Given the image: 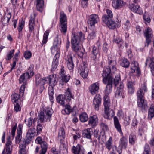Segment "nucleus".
Wrapping results in <instances>:
<instances>
[{
	"mask_svg": "<svg viewBox=\"0 0 154 154\" xmlns=\"http://www.w3.org/2000/svg\"><path fill=\"white\" fill-rule=\"evenodd\" d=\"M101 97L100 94H96L93 100V105L96 110L98 111L99 107L101 105Z\"/></svg>",
	"mask_w": 154,
	"mask_h": 154,
	"instance_id": "6",
	"label": "nucleus"
},
{
	"mask_svg": "<svg viewBox=\"0 0 154 154\" xmlns=\"http://www.w3.org/2000/svg\"><path fill=\"white\" fill-rule=\"evenodd\" d=\"M67 23V17L63 11H61L60 13V23Z\"/></svg>",
	"mask_w": 154,
	"mask_h": 154,
	"instance_id": "38",
	"label": "nucleus"
},
{
	"mask_svg": "<svg viewBox=\"0 0 154 154\" xmlns=\"http://www.w3.org/2000/svg\"><path fill=\"white\" fill-rule=\"evenodd\" d=\"M14 51V49H13L7 54V58H6V60H9L13 57Z\"/></svg>",
	"mask_w": 154,
	"mask_h": 154,
	"instance_id": "55",
	"label": "nucleus"
},
{
	"mask_svg": "<svg viewBox=\"0 0 154 154\" xmlns=\"http://www.w3.org/2000/svg\"><path fill=\"white\" fill-rule=\"evenodd\" d=\"M24 23L25 21L23 20H21V21L19 23V26L17 28V29L19 32L22 31Z\"/></svg>",
	"mask_w": 154,
	"mask_h": 154,
	"instance_id": "61",
	"label": "nucleus"
},
{
	"mask_svg": "<svg viewBox=\"0 0 154 154\" xmlns=\"http://www.w3.org/2000/svg\"><path fill=\"white\" fill-rule=\"evenodd\" d=\"M104 117L106 119H111L114 115V112L112 110L109 109H104Z\"/></svg>",
	"mask_w": 154,
	"mask_h": 154,
	"instance_id": "22",
	"label": "nucleus"
},
{
	"mask_svg": "<svg viewBox=\"0 0 154 154\" xmlns=\"http://www.w3.org/2000/svg\"><path fill=\"white\" fill-rule=\"evenodd\" d=\"M36 16V14L34 13L31 15L30 18L29 20V28L30 31L32 32L34 29L35 25L34 20Z\"/></svg>",
	"mask_w": 154,
	"mask_h": 154,
	"instance_id": "24",
	"label": "nucleus"
},
{
	"mask_svg": "<svg viewBox=\"0 0 154 154\" xmlns=\"http://www.w3.org/2000/svg\"><path fill=\"white\" fill-rule=\"evenodd\" d=\"M60 78V84L63 85L68 82L70 79V76L69 75L67 74Z\"/></svg>",
	"mask_w": 154,
	"mask_h": 154,
	"instance_id": "32",
	"label": "nucleus"
},
{
	"mask_svg": "<svg viewBox=\"0 0 154 154\" xmlns=\"http://www.w3.org/2000/svg\"><path fill=\"white\" fill-rule=\"evenodd\" d=\"M79 119L81 122H84L88 120V116L85 113H82L80 115Z\"/></svg>",
	"mask_w": 154,
	"mask_h": 154,
	"instance_id": "48",
	"label": "nucleus"
},
{
	"mask_svg": "<svg viewBox=\"0 0 154 154\" xmlns=\"http://www.w3.org/2000/svg\"><path fill=\"white\" fill-rule=\"evenodd\" d=\"M32 56V53L29 51H26L25 52L24 56L25 58L27 60L29 59Z\"/></svg>",
	"mask_w": 154,
	"mask_h": 154,
	"instance_id": "64",
	"label": "nucleus"
},
{
	"mask_svg": "<svg viewBox=\"0 0 154 154\" xmlns=\"http://www.w3.org/2000/svg\"><path fill=\"white\" fill-rule=\"evenodd\" d=\"M124 5L122 0H112V6L115 9H119Z\"/></svg>",
	"mask_w": 154,
	"mask_h": 154,
	"instance_id": "13",
	"label": "nucleus"
},
{
	"mask_svg": "<svg viewBox=\"0 0 154 154\" xmlns=\"http://www.w3.org/2000/svg\"><path fill=\"white\" fill-rule=\"evenodd\" d=\"M35 128H33L32 130L30 129L28 130L26 135V139L25 143L28 144L33 140L35 135Z\"/></svg>",
	"mask_w": 154,
	"mask_h": 154,
	"instance_id": "8",
	"label": "nucleus"
},
{
	"mask_svg": "<svg viewBox=\"0 0 154 154\" xmlns=\"http://www.w3.org/2000/svg\"><path fill=\"white\" fill-rule=\"evenodd\" d=\"M74 36L76 37L77 38L79 39V42H80L81 41L85 39L84 35L82 32H79V35H77L75 33H73L72 34V38H73Z\"/></svg>",
	"mask_w": 154,
	"mask_h": 154,
	"instance_id": "45",
	"label": "nucleus"
},
{
	"mask_svg": "<svg viewBox=\"0 0 154 154\" xmlns=\"http://www.w3.org/2000/svg\"><path fill=\"white\" fill-rule=\"evenodd\" d=\"M136 140V136L133 134H131L129 137V142L131 144H134Z\"/></svg>",
	"mask_w": 154,
	"mask_h": 154,
	"instance_id": "54",
	"label": "nucleus"
},
{
	"mask_svg": "<svg viewBox=\"0 0 154 154\" xmlns=\"http://www.w3.org/2000/svg\"><path fill=\"white\" fill-rule=\"evenodd\" d=\"M40 146L41 148V152L40 154H45L48 148L47 143L45 141H43L42 142Z\"/></svg>",
	"mask_w": 154,
	"mask_h": 154,
	"instance_id": "36",
	"label": "nucleus"
},
{
	"mask_svg": "<svg viewBox=\"0 0 154 154\" xmlns=\"http://www.w3.org/2000/svg\"><path fill=\"white\" fill-rule=\"evenodd\" d=\"M124 91L122 90H117L116 92V96L117 97L122 96V97L123 98L124 96Z\"/></svg>",
	"mask_w": 154,
	"mask_h": 154,
	"instance_id": "59",
	"label": "nucleus"
},
{
	"mask_svg": "<svg viewBox=\"0 0 154 154\" xmlns=\"http://www.w3.org/2000/svg\"><path fill=\"white\" fill-rule=\"evenodd\" d=\"M11 17V14L10 12L6 13L3 17L1 21L4 25H7L8 24L9 22Z\"/></svg>",
	"mask_w": 154,
	"mask_h": 154,
	"instance_id": "21",
	"label": "nucleus"
},
{
	"mask_svg": "<svg viewBox=\"0 0 154 154\" xmlns=\"http://www.w3.org/2000/svg\"><path fill=\"white\" fill-rule=\"evenodd\" d=\"M59 58V54L58 52L57 54H55L52 63L51 71H54L57 68L58 64V59Z\"/></svg>",
	"mask_w": 154,
	"mask_h": 154,
	"instance_id": "17",
	"label": "nucleus"
},
{
	"mask_svg": "<svg viewBox=\"0 0 154 154\" xmlns=\"http://www.w3.org/2000/svg\"><path fill=\"white\" fill-rule=\"evenodd\" d=\"M79 71L80 72L81 76L84 79L86 78L88 76V69L87 65L83 62L79 67Z\"/></svg>",
	"mask_w": 154,
	"mask_h": 154,
	"instance_id": "4",
	"label": "nucleus"
},
{
	"mask_svg": "<svg viewBox=\"0 0 154 154\" xmlns=\"http://www.w3.org/2000/svg\"><path fill=\"white\" fill-rule=\"evenodd\" d=\"M57 101L60 104L63 105L65 103V98L64 96L62 95H58L57 97Z\"/></svg>",
	"mask_w": 154,
	"mask_h": 154,
	"instance_id": "44",
	"label": "nucleus"
},
{
	"mask_svg": "<svg viewBox=\"0 0 154 154\" xmlns=\"http://www.w3.org/2000/svg\"><path fill=\"white\" fill-rule=\"evenodd\" d=\"M65 133L64 129L63 128L60 129L58 133V139L62 142V140L64 138Z\"/></svg>",
	"mask_w": 154,
	"mask_h": 154,
	"instance_id": "40",
	"label": "nucleus"
},
{
	"mask_svg": "<svg viewBox=\"0 0 154 154\" xmlns=\"http://www.w3.org/2000/svg\"><path fill=\"white\" fill-rule=\"evenodd\" d=\"M60 48V46H58V45H53L51 48V51L52 54L56 52V54H57L59 52V56L60 55V52L59 51V49Z\"/></svg>",
	"mask_w": 154,
	"mask_h": 154,
	"instance_id": "43",
	"label": "nucleus"
},
{
	"mask_svg": "<svg viewBox=\"0 0 154 154\" xmlns=\"http://www.w3.org/2000/svg\"><path fill=\"white\" fill-rule=\"evenodd\" d=\"M34 68V65L33 64L30 65L27 72L25 73H27L30 78L32 77L34 74V72H33Z\"/></svg>",
	"mask_w": 154,
	"mask_h": 154,
	"instance_id": "47",
	"label": "nucleus"
},
{
	"mask_svg": "<svg viewBox=\"0 0 154 154\" xmlns=\"http://www.w3.org/2000/svg\"><path fill=\"white\" fill-rule=\"evenodd\" d=\"M102 76L103 83L106 84L105 89L106 92L107 94H110L112 91L113 85L116 86L120 80V75L117 72L116 73L110 72L109 69L104 67Z\"/></svg>",
	"mask_w": 154,
	"mask_h": 154,
	"instance_id": "1",
	"label": "nucleus"
},
{
	"mask_svg": "<svg viewBox=\"0 0 154 154\" xmlns=\"http://www.w3.org/2000/svg\"><path fill=\"white\" fill-rule=\"evenodd\" d=\"M154 116V108L151 105L148 111V118L151 119Z\"/></svg>",
	"mask_w": 154,
	"mask_h": 154,
	"instance_id": "50",
	"label": "nucleus"
},
{
	"mask_svg": "<svg viewBox=\"0 0 154 154\" xmlns=\"http://www.w3.org/2000/svg\"><path fill=\"white\" fill-rule=\"evenodd\" d=\"M26 143H24V144H21L20 145L19 154H26L25 149L26 148Z\"/></svg>",
	"mask_w": 154,
	"mask_h": 154,
	"instance_id": "52",
	"label": "nucleus"
},
{
	"mask_svg": "<svg viewBox=\"0 0 154 154\" xmlns=\"http://www.w3.org/2000/svg\"><path fill=\"white\" fill-rule=\"evenodd\" d=\"M48 79L46 78H40V79H36V83L37 85H43L45 83H47Z\"/></svg>",
	"mask_w": 154,
	"mask_h": 154,
	"instance_id": "41",
	"label": "nucleus"
},
{
	"mask_svg": "<svg viewBox=\"0 0 154 154\" xmlns=\"http://www.w3.org/2000/svg\"><path fill=\"white\" fill-rule=\"evenodd\" d=\"M147 91V88L145 84L142 85L137 92V103L138 107L143 112L147 109V105L146 100H144V92Z\"/></svg>",
	"mask_w": 154,
	"mask_h": 154,
	"instance_id": "2",
	"label": "nucleus"
},
{
	"mask_svg": "<svg viewBox=\"0 0 154 154\" xmlns=\"http://www.w3.org/2000/svg\"><path fill=\"white\" fill-rule=\"evenodd\" d=\"M128 141L127 139L125 137L123 136L119 141V145L122 149H125L127 146Z\"/></svg>",
	"mask_w": 154,
	"mask_h": 154,
	"instance_id": "33",
	"label": "nucleus"
},
{
	"mask_svg": "<svg viewBox=\"0 0 154 154\" xmlns=\"http://www.w3.org/2000/svg\"><path fill=\"white\" fill-rule=\"evenodd\" d=\"M37 119H38L37 123H42L48 121L47 118L45 115V113L42 112H41L38 114Z\"/></svg>",
	"mask_w": 154,
	"mask_h": 154,
	"instance_id": "23",
	"label": "nucleus"
},
{
	"mask_svg": "<svg viewBox=\"0 0 154 154\" xmlns=\"http://www.w3.org/2000/svg\"><path fill=\"white\" fill-rule=\"evenodd\" d=\"M113 119L114 124L115 128L121 134V135L122 136L123 133L122 132L121 129V126L119 122L118 118L116 116H114L113 118Z\"/></svg>",
	"mask_w": 154,
	"mask_h": 154,
	"instance_id": "25",
	"label": "nucleus"
},
{
	"mask_svg": "<svg viewBox=\"0 0 154 154\" xmlns=\"http://www.w3.org/2000/svg\"><path fill=\"white\" fill-rule=\"evenodd\" d=\"M89 90L91 94L94 95L96 94L99 90V83L97 82L93 83L89 87Z\"/></svg>",
	"mask_w": 154,
	"mask_h": 154,
	"instance_id": "9",
	"label": "nucleus"
},
{
	"mask_svg": "<svg viewBox=\"0 0 154 154\" xmlns=\"http://www.w3.org/2000/svg\"><path fill=\"white\" fill-rule=\"evenodd\" d=\"M106 25L109 29H114L116 28V23L112 20H110V21L108 23V24H107Z\"/></svg>",
	"mask_w": 154,
	"mask_h": 154,
	"instance_id": "56",
	"label": "nucleus"
},
{
	"mask_svg": "<svg viewBox=\"0 0 154 154\" xmlns=\"http://www.w3.org/2000/svg\"><path fill=\"white\" fill-rule=\"evenodd\" d=\"M36 119L35 118L33 119L32 118H30L27 120H25V122L27 125L29 127H30L32 125L33 126H35V123L36 122Z\"/></svg>",
	"mask_w": 154,
	"mask_h": 154,
	"instance_id": "35",
	"label": "nucleus"
},
{
	"mask_svg": "<svg viewBox=\"0 0 154 154\" xmlns=\"http://www.w3.org/2000/svg\"><path fill=\"white\" fill-rule=\"evenodd\" d=\"M10 137H9L7 138V140L6 143V154H11V151L12 150L13 146L12 145L11 141L10 140Z\"/></svg>",
	"mask_w": 154,
	"mask_h": 154,
	"instance_id": "19",
	"label": "nucleus"
},
{
	"mask_svg": "<svg viewBox=\"0 0 154 154\" xmlns=\"http://www.w3.org/2000/svg\"><path fill=\"white\" fill-rule=\"evenodd\" d=\"M99 18L98 15L93 14L90 15L89 17L87 23L91 26H94L95 24L99 21Z\"/></svg>",
	"mask_w": 154,
	"mask_h": 154,
	"instance_id": "7",
	"label": "nucleus"
},
{
	"mask_svg": "<svg viewBox=\"0 0 154 154\" xmlns=\"http://www.w3.org/2000/svg\"><path fill=\"white\" fill-rule=\"evenodd\" d=\"M101 128L104 131H107L108 129V127L106 121H103L100 123Z\"/></svg>",
	"mask_w": 154,
	"mask_h": 154,
	"instance_id": "53",
	"label": "nucleus"
},
{
	"mask_svg": "<svg viewBox=\"0 0 154 154\" xmlns=\"http://www.w3.org/2000/svg\"><path fill=\"white\" fill-rule=\"evenodd\" d=\"M30 78L27 73H23L21 75L19 79L20 83H23V84L26 85V82L27 80Z\"/></svg>",
	"mask_w": 154,
	"mask_h": 154,
	"instance_id": "28",
	"label": "nucleus"
},
{
	"mask_svg": "<svg viewBox=\"0 0 154 154\" xmlns=\"http://www.w3.org/2000/svg\"><path fill=\"white\" fill-rule=\"evenodd\" d=\"M67 23H59V30L61 33L65 35L67 30Z\"/></svg>",
	"mask_w": 154,
	"mask_h": 154,
	"instance_id": "29",
	"label": "nucleus"
},
{
	"mask_svg": "<svg viewBox=\"0 0 154 154\" xmlns=\"http://www.w3.org/2000/svg\"><path fill=\"white\" fill-rule=\"evenodd\" d=\"M144 36L146 38L145 46L148 47L151 41V39L152 37V29L148 27L145 30L144 32Z\"/></svg>",
	"mask_w": 154,
	"mask_h": 154,
	"instance_id": "5",
	"label": "nucleus"
},
{
	"mask_svg": "<svg viewBox=\"0 0 154 154\" xmlns=\"http://www.w3.org/2000/svg\"><path fill=\"white\" fill-rule=\"evenodd\" d=\"M98 119L97 115H94L89 118L88 124L93 126H96L98 123Z\"/></svg>",
	"mask_w": 154,
	"mask_h": 154,
	"instance_id": "26",
	"label": "nucleus"
},
{
	"mask_svg": "<svg viewBox=\"0 0 154 154\" xmlns=\"http://www.w3.org/2000/svg\"><path fill=\"white\" fill-rule=\"evenodd\" d=\"M112 145V140L111 137H110L108 140L105 143V146L107 149L110 150Z\"/></svg>",
	"mask_w": 154,
	"mask_h": 154,
	"instance_id": "49",
	"label": "nucleus"
},
{
	"mask_svg": "<svg viewBox=\"0 0 154 154\" xmlns=\"http://www.w3.org/2000/svg\"><path fill=\"white\" fill-rule=\"evenodd\" d=\"M49 32L46 30L44 33L42 43L45 44L47 41Z\"/></svg>",
	"mask_w": 154,
	"mask_h": 154,
	"instance_id": "57",
	"label": "nucleus"
},
{
	"mask_svg": "<svg viewBox=\"0 0 154 154\" xmlns=\"http://www.w3.org/2000/svg\"><path fill=\"white\" fill-rule=\"evenodd\" d=\"M130 72L132 73L136 72L138 74L140 73V69L138 67V65L137 62H134L131 64Z\"/></svg>",
	"mask_w": 154,
	"mask_h": 154,
	"instance_id": "16",
	"label": "nucleus"
},
{
	"mask_svg": "<svg viewBox=\"0 0 154 154\" xmlns=\"http://www.w3.org/2000/svg\"><path fill=\"white\" fill-rule=\"evenodd\" d=\"M61 43V40L60 38H59L58 36H57L55 38L54 44L58 45V46H60Z\"/></svg>",
	"mask_w": 154,
	"mask_h": 154,
	"instance_id": "63",
	"label": "nucleus"
},
{
	"mask_svg": "<svg viewBox=\"0 0 154 154\" xmlns=\"http://www.w3.org/2000/svg\"><path fill=\"white\" fill-rule=\"evenodd\" d=\"M143 18L145 21L149 23L151 21V19L147 13H145L143 16Z\"/></svg>",
	"mask_w": 154,
	"mask_h": 154,
	"instance_id": "60",
	"label": "nucleus"
},
{
	"mask_svg": "<svg viewBox=\"0 0 154 154\" xmlns=\"http://www.w3.org/2000/svg\"><path fill=\"white\" fill-rule=\"evenodd\" d=\"M66 100L68 102H69L72 98H73V96L72 95L71 90L69 88H68L67 91L65 92V96H64Z\"/></svg>",
	"mask_w": 154,
	"mask_h": 154,
	"instance_id": "37",
	"label": "nucleus"
},
{
	"mask_svg": "<svg viewBox=\"0 0 154 154\" xmlns=\"http://www.w3.org/2000/svg\"><path fill=\"white\" fill-rule=\"evenodd\" d=\"M66 62L67 64V66L69 70H72L74 67V64L73 61V59L72 56L70 55L67 56V60Z\"/></svg>",
	"mask_w": 154,
	"mask_h": 154,
	"instance_id": "20",
	"label": "nucleus"
},
{
	"mask_svg": "<svg viewBox=\"0 0 154 154\" xmlns=\"http://www.w3.org/2000/svg\"><path fill=\"white\" fill-rule=\"evenodd\" d=\"M111 18L108 17L105 14L102 16V20L106 24H108V23L110 21V20H111Z\"/></svg>",
	"mask_w": 154,
	"mask_h": 154,
	"instance_id": "58",
	"label": "nucleus"
},
{
	"mask_svg": "<svg viewBox=\"0 0 154 154\" xmlns=\"http://www.w3.org/2000/svg\"><path fill=\"white\" fill-rule=\"evenodd\" d=\"M96 29H94L91 30V32L89 34L88 38L91 39H93L96 36Z\"/></svg>",
	"mask_w": 154,
	"mask_h": 154,
	"instance_id": "62",
	"label": "nucleus"
},
{
	"mask_svg": "<svg viewBox=\"0 0 154 154\" xmlns=\"http://www.w3.org/2000/svg\"><path fill=\"white\" fill-rule=\"evenodd\" d=\"M99 55V48H97V47L94 46L92 51L91 54V57L93 60H95Z\"/></svg>",
	"mask_w": 154,
	"mask_h": 154,
	"instance_id": "30",
	"label": "nucleus"
},
{
	"mask_svg": "<svg viewBox=\"0 0 154 154\" xmlns=\"http://www.w3.org/2000/svg\"><path fill=\"white\" fill-rule=\"evenodd\" d=\"M79 39L76 37L74 36L72 38L71 44L72 50L76 52L78 56L82 57L83 56V53L82 51Z\"/></svg>",
	"mask_w": 154,
	"mask_h": 154,
	"instance_id": "3",
	"label": "nucleus"
},
{
	"mask_svg": "<svg viewBox=\"0 0 154 154\" xmlns=\"http://www.w3.org/2000/svg\"><path fill=\"white\" fill-rule=\"evenodd\" d=\"M36 8L37 11L42 12L44 8V1L43 0H36Z\"/></svg>",
	"mask_w": 154,
	"mask_h": 154,
	"instance_id": "27",
	"label": "nucleus"
},
{
	"mask_svg": "<svg viewBox=\"0 0 154 154\" xmlns=\"http://www.w3.org/2000/svg\"><path fill=\"white\" fill-rule=\"evenodd\" d=\"M22 126L21 125L19 124L18 125L17 129V135L16 137L15 140V142L17 143H19L21 141L22 138Z\"/></svg>",
	"mask_w": 154,
	"mask_h": 154,
	"instance_id": "15",
	"label": "nucleus"
},
{
	"mask_svg": "<svg viewBox=\"0 0 154 154\" xmlns=\"http://www.w3.org/2000/svg\"><path fill=\"white\" fill-rule=\"evenodd\" d=\"M108 61L109 67H106L108 69H109L110 70V72L113 73H116V72H119L116 71V61L115 60H109Z\"/></svg>",
	"mask_w": 154,
	"mask_h": 154,
	"instance_id": "10",
	"label": "nucleus"
},
{
	"mask_svg": "<svg viewBox=\"0 0 154 154\" xmlns=\"http://www.w3.org/2000/svg\"><path fill=\"white\" fill-rule=\"evenodd\" d=\"M46 78L48 79H47V83L48 82L49 85L51 86L52 88L54 87L57 84V81L55 75H50Z\"/></svg>",
	"mask_w": 154,
	"mask_h": 154,
	"instance_id": "11",
	"label": "nucleus"
},
{
	"mask_svg": "<svg viewBox=\"0 0 154 154\" xmlns=\"http://www.w3.org/2000/svg\"><path fill=\"white\" fill-rule=\"evenodd\" d=\"M148 63H149V66L151 68V71L153 75L154 76V59H152L149 57H147L145 64L147 65Z\"/></svg>",
	"mask_w": 154,
	"mask_h": 154,
	"instance_id": "18",
	"label": "nucleus"
},
{
	"mask_svg": "<svg viewBox=\"0 0 154 154\" xmlns=\"http://www.w3.org/2000/svg\"><path fill=\"white\" fill-rule=\"evenodd\" d=\"M44 112L45 113V117L47 118V119L48 120V122L50 121L53 113V111L52 109L47 108Z\"/></svg>",
	"mask_w": 154,
	"mask_h": 154,
	"instance_id": "31",
	"label": "nucleus"
},
{
	"mask_svg": "<svg viewBox=\"0 0 154 154\" xmlns=\"http://www.w3.org/2000/svg\"><path fill=\"white\" fill-rule=\"evenodd\" d=\"M128 93L132 94L135 91V83L134 81H128L127 84Z\"/></svg>",
	"mask_w": 154,
	"mask_h": 154,
	"instance_id": "14",
	"label": "nucleus"
},
{
	"mask_svg": "<svg viewBox=\"0 0 154 154\" xmlns=\"http://www.w3.org/2000/svg\"><path fill=\"white\" fill-rule=\"evenodd\" d=\"M81 148L80 145L78 144L76 146H73L72 148V152L74 154H83L81 152Z\"/></svg>",
	"mask_w": 154,
	"mask_h": 154,
	"instance_id": "39",
	"label": "nucleus"
},
{
	"mask_svg": "<svg viewBox=\"0 0 154 154\" xmlns=\"http://www.w3.org/2000/svg\"><path fill=\"white\" fill-rule=\"evenodd\" d=\"M20 96L18 94L15 93L12 94L11 96L12 101L13 103L15 105V103H18V100L20 98Z\"/></svg>",
	"mask_w": 154,
	"mask_h": 154,
	"instance_id": "42",
	"label": "nucleus"
},
{
	"mask_svg": "<svg viewBox=\"0 0 154 154\" xmlns=\"http://www.w3.org/2000/svg\"><path fill=\"white\" fill-rule=\"evenodd\" d=\"M90 129L89 128H87L82 131V135L83 137L89 139L91 138L92 133L90 131Z\"/></svg>",
	"mask_w": 154,
	"mask_h": 154,
	"instance_id": "34",
	"label": "nucleus"
},
{
	"mask_svg": "<svg viewBox=\"0 0 154 154\" xmlns=\"http://www.w3.org/2000/svg\"><path fill=\"white\" fill-rule=\"evenodd\" d=\"M129 8L131 11L139 14L142 13V10L138 5H135L131 3L129 5Z\"/></svg>",
	"mask_w": 154,
	"mask_h": 154,
	"instance_id": "12",
	"label": "nucleus"
},
{
	"mask_svg": "<svg viewBox=\"0 0 154 154\" xmlns=\"http://www.w3.org/2000/svg\"><path fill=\"white\" fill-rule=\"evenodd\" d=\"M72 109L71 106L68 105H66L65 106V108L64 110H63L62 112L64 114L65 113L66 114H69L72 111Z\"/></svg>",
	"mask_w": 154,
	"mask_h": 154,
	"instance_id": "46",
	"label": "nucleus"
},
{
	"mask_svg": "<svg viewBox=\"0 0 154 154\" xmlns=\"http://www.w3.org/2000/svg\"><path fill=\"white\" fill-rule=\"evenodd\" d=\"M130 64L129 61L126 58H124L121 62V65L124 67L127 68L128 67Z\"/></svg>",
	"mask_w": 154,
	"mask_h": 154,
	"instance_id": "51",
	"label": "nucleus"
}]
</instances>
